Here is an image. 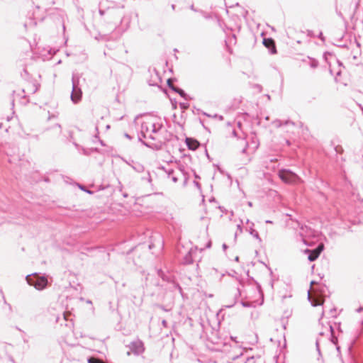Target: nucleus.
<instances>
[{
  "label": "nucleus",
  "instance_id": "obj_18",
  "mask_svg": "<svg viewBox=\"0 0 363 363\" xmlns=\"http://www.w3.org/2000/svg\"><path fill=\"white\" fill-rule=\"evenodd\" d=\"M179 105L180 108L182 110V112H184L189 107V104L184 101H179Z\"/></svg>",
  "mask_w": 363,
  "mask_h": 363
},
{
  "label": "nucleus",
  "instance_id": "obj_31",
  "mask_svg": "<svg viewBox=\"0 0 363 363\" xmlns=\"http://www.w3.org/2000/svg\"><path fill=\"white\" fill-rule=\"evenodd\" d=\"M142 179H147L148 181V182H150V183L152 181L150 174V173L148 172L146 173V175L145 177H142Z\"/></svg>",
  "mask_w": 363,
  "mask_h": 363
},
{
  "label": "nucleus",
  "instance_id": "obj_20",
  "mask_svg": "<svg viewBox=\"0 0 363 363\" xmlns=\"http://www.w3.org/2000/svg\"><path fill=\"white\" fill-rule=\"evenodd\" d=\"M332 55H333V53L329 51L325 52L323 55V57L324 60L328 64L330 67V63L328 62V56H332Z\"/></svg>",
  "mask_w": 363,
  "mask_h": 363
},
{
  "label": "nucleus",
  "instance_id": "obj_32",
  "mask_svg": "<svg viewBox=\"0 0 363 363\" xmlns=\"http://www.w3.org/2000/svg\"><path fill=\"white\" fill-rule=\"evenodd\" d=\"M317 37L320 39L322 41H325V38L324 37L323 35V33L322 31H320V33H318V35H317Z\"/></svg>",
  "mask_w": 363,
  "mask_h": 363
},
{
  "label": "nucleus",
  "instance_id": "obj_3",
  "mask_svg": "<svg viewBox=\"0 0 363 363\" xmlns=\"http://www.w3.org/2000/svg\"><path fill=\"white\" fill-rule=\"evenodd\" d=\"M26 279L29 285L33 286L38 290L45 289L48 284L45 277H39L37 274H34L33 276L27 275Z\"/></svg>",
  "mask_w": 363,
  "mask_h": 363
},
{
  "label": "nucleus",
  "instance_id": "obj_56",
  "mask_svg": "<svg viewBox=\"0 0 363 363\" xmlns=\"http://www.w3.org/2000/svg\"><path fill=\"white\" fill-rule=\"evenodd\" d=\"M312 33H313L312 31L308 30V35H310V36H313Z\"/></svg>",
  "mask_w": 363,
  "mask_h": 363
},
{
  "label": "nucleus",
  "instance_id": "obj_40",
  "mask_svg": "<svg viewBox=\"0 0 363 363\" xmlns=\"http://www.w3.org/2000/svg\"><path fill=\"white\" fill-rule=\"evenodd\" d=\"M172 180L173 182L176 183L178 181V178L176 176H172Z\"/></svg>",
  "mask_w": 363,
  "mask_h": 363
},
{
  "label": "nucleus",
  "instance_id": "obj_57",
  "mask_svg": "<svg viewBox=\"0 0 363 363\" xmlns=\"http://www.w3.org/2000/svg\"><path fill=\"white\" fill-rule=\"evenodd\" d=\"M172 9L173 10H174V9H175V5H174V4H172Z\"/></svg>",
  "mask_w": 363,
  "mask_h": 363
},
{
  "label": "nucleus",
  "instance_id": "obj_58",
  "mask_svg": "<svg viewBox=\"0 0 363 363\" xmlns=\"http://www.w3.org/2000/svg\"><path fill=\"white\" fill-rule=\"evenodd\" d=\"M266 223H272V222L271 220H266Z\"/></svg>",
  "mask_w": 363,
  "mask_h": 363
},
{
  "label": "nucleus",
  "instance_id": "obj_15",
  "mask_svg": "<svg viewBox=\"0 0 363 363\" xmlns=\"http://www.w3.org/2000/svg\"><path fill=\"white\" fill-rule=\"evenodd\" d=\"M196 111L198 113H201L203 115H204L208 118H218L219 121H223V119H224L223 116H220V115H218V114L211 115V114H208L200 109H196Z\"/></svg>",
  "mask_w": 363,
  "mask_h": 363
},
{
  "label": "nucleus",
  "instance_id": "obj_29",
  "mask_svg": "<svg viewBox=\"0 0 363 363\" xmlns=\"http://www.w3.org/2000/svg\"><path fill=\"white\" fill-rule=\"evenodd\" d=\"M17 96L21 97V96H20L19 94ZM22 99H23V101H21V103L23 104H26L27 103H30V97L28 99H26V96L25 95L22 96Z\"/></svg>",
  "mask_w": 363,
  "mask_h": 363
},
{
  "label": "nucleus",
  "instance_id": "obj_35",
  "mask_svg": "<svg viewBox=\"0 0 363 363\" xmlns=\"http://www.w3.org/2000/svg\"><path fill=\"white\" fill-rule=\"evenodd\" d=\"M150 85L151 86H157L160 89H161V91H167L165 89H161V87L158 85V83L157 82H155V84H150Z\"/></svg>",
  "mask_w": 363,
  "mask_h": 363
},
{
  "label": "nucleus",
  "instance_id": "obj_30",
  "mask_svg": "<svg viewBox=\"0 0 363 363\" xmlns=\"http://www.w3.org/2000/svg\"><path fill=\"white\" fill-rule=\"evenodd\" d=\"M311 304H312L313 306H319V305H322L323 304V301H322V300H318L317 301H311Z\"/></svg>",
  "mask_w": 363,
  "mask_h": 363
},
{
  "label": "nucleus",
  "instance_id": "obj_45",
  "mask_svg": "<svg viewBox=\"0 0 363 363\" xmlns=\"http://www.w3.org/2000/svg\"><path fill=\"white\" fill-rule=\"evenodd\" d=\"M162 324L164 326V327H167V321L165 320H163L162 322Z\"/></svg>",
  "mask_w": 363,
  "mask_h": 363
},
{
  "label": "nucleus",
  "instance_id": "obj_60",
  "mask_svg": "<svg viewBox=\"0 0 363 363\" xmlns=\"http://www.w3.org/2000/svg\"><path fill=\"white\" fill-rule=\"evenodd\" d=\"M191 9H192V10H194V11L195 10V9H194V5H191Z\"/></svg>",
  "mask_w": 363,
  "mask_h": 363
},
{
  "label": "nucleus",
  "instance_id": "obj_26",
  "mask_svg": "<svg viewBox=\"0 0 363 363\" xmlns=\"http://www.w3.org/2000/svg\"><path fill=\"white\" fill-rule=\"evenodd\" d=\"M171 104L173 109H176L177 108V104H179V102L175 99L169 98Z\"/></svg>",
  "mask_w": 363,
  "mask_h": 363
},
{
  "label": "nucleus",
  "instance_id": "obj_10",
  "mask_svg": "<svg viewBox=\"0 0 363 363\" xmlns=\"http://www.w3.org/2000/svg\"><path fill=\"white\" fill-rule=\"evenodd\" d=\"M79 78L77 74L73 73L72 82V91H82L81 87L79 86Z\"/></svg>",
  "mask_w": 363,
  "mask_h": 363
},
{
  "label": "nucleus",
  "instance_id": "obj_28",
  "mask_svg": "<svg viewBox=\"0 0 363 363\" xmlns=\"http://www.w3.org/2000/svg\"><path fill=\"white\" fill-rule=\"evenodd\" d=\"M241 304L243 307L250 308L252 306V303L247 301H241Z\"/></svg>",
  "mask_w": 363,
  "mask_h": 363
},
{
  "label": "nucleus",
  "instance_id": "obj_54",
  "mask_svg": "<svg viewBox=\"0 0 363 363\" xmlns=\"http://www.w3.org/2000/svg\"><path fill=\"white\" fill-rule=\"evenodd\" d=\"M227 247H227V245H226V244H223V248L224 250H225Z\"/></svg>",
  "mask_w": 363,
  "mask_h": 363
},
{
  "label": "nucleus",
  "instance_id": "obj_13",
  "mask_svg": "<svg viewBox=\"0 0 363 363\" xmlns=\"http://www.w3.org/2000/svg\"><path fill=\"white\" fill-rule=\"evenodd\" d=\"M82 92H71L70 98L73 103L77 104L81 101Z\"/></svg>",
  "mask_w": 363,
  "mask_h": 363
},
{
  "label": "nucleus",
  "instance_id": "obj_63",
  "mask_svg": "<svg viewBox=\"0 0 363 363\" xmlns=\"http://www.w3.org/2000/svg\"><path fill=\"white\" fill-rule=\"evenodd\" d=\"M238 126H239V127H240V126H241V123H240V122H238Z\"/></svg>",
  "mask_w": 363,
  "mask_h": 363
},
{
  "label": "nucleus",
  "instance_id": "obj_44",
  "mask_svg": "<svg viewBox=\"0 0 363 363\" xmlns=\"http://www.w3.org/2000/svg\"><path fill=\"white\" fill-rule=\"evenodd\" d=\"M174 173V170L173 169H169L168 172H167V174L169 176H170L171 174H172Z\"/></svg>",
  "mask_w": 363,
  "mask_h": 363
},
{
  "label": "nucleus",
  "instance_id": "obj_37",
  "mask_svg": "<svg viewBox=\"0 0 363 363\" xmlns=\"http://www.w3.org/2000/svg\"><path fill=\"white\" fill-rule=\"evenodd\" d=\"M55 128H57L58 129V132H59V133H61V132H62V130H61V125H60V124L57 123V124L55 125Z\"/></svg>",
  "mask_w": 363,
  "mask_h": 363
},
{
  "label": "nucleus",
  "instance_id": "obj_55",
  "mask_svg": "<svg viewBox=\"0 0 363 363\" xmlns=\"http://www.w3.org/2000/svg\"><path fill=\"white\" fill-rule=\"evenodd\" d=\"M233 135L234 136H235V137L237 136V133H236V131H235V130H233Z\"/></svg>",
  "mask_w": 363,
  "mask_h": 363
},
{
  "label": "nucleus",
  "instance_id": "obj_36",
  "mask_svg": "<svg viewBox=\"0 0 363 363\" xmlns=\"http://www.w3.org/2000/svg\"><path fill=\"white\" fill-rule=\"evenodd\" d=\"M28 75V71L26 69H23V72H21V76L24 77V76Z\"/></svg>",
  "mask_w": 363,
  "mask_h": 363
},
{
  "label": "nucleus",
  "instance_id": "obj_12",
  "mask_svg": "<svg viewBox=\"0 0 363 363\" xmlns=\"http://www.w3.org/2000/svg\"><path fill=\"white\" fill-rule=\"evenodd\" d=\"M250 224H251V225L249 227V228L247 230L249 232V233L250 235H252L255 238L258 240V241L259 242H261L262 239L260 238L258 232L253 228L254 223H251Z\"/></svg>",
  "mask_w": 363,
  "mask_h": 363
},
{
  "label": "nucleus",
  "instance_id": "obj_21",
  "mask_svg": "<svg viewBox=\"0 0 363 363\" xmlns=\"http://www.w3.org/2000/svg\"><path fill=\"white\" fill-rule=\"evenodd\" d=\"M179 94L180 96L183 98L185 101L191 100L193 98L191 97L186 92H177Z\"/></svg>",
  "mask_w": 363,
  "mask_h": 363
},
{
  "label": "nucleus",
  "instance_id": "obj_34",
  "mask_svg": "<svg viewBox=\"0 0 363 363\" xmlns=\"http://www.w3.org/2000/svg\"><path fill=\"white\" fill-rule=\"evenodd\" d=\"M335 45L339 48H348V45L345 43V44H338V45Z\"/></svg>",
  "mask_w": 363,
  "mask_h": 363
},
{
  "label": "nucleus",
  "instance_id": "obj_41",
  "mask_svg": "<svg viewBox=\"0 0 363 363\" xmlns=\"http://www.w3.org/2000/svg\"><path fill=\"white\" fill-rule=\"evenodd\" d=\"M363 311V306H360L356 309V312L361 313Z\"/></svg>",
  "mask_w": 363,
  "mask_h": 363
},
{
  "label": "nucleus",
  "instance_id": "obj_52",
  "mask_svg": "<svg viewBox=\"0 0 363 363\" xmlns=\"http://www.w3.org/2000/svg\"><path fill=\"white\" fill-rule=\"evenodd\" d=\"M99 142L102 146H105V144L104 143L103 140H99Z\"/></svg>",
  "mask_w": 363,
  "mask_h": 363
},
{
  "label": "nucleus",
  "instance_id": "obj_2",
  "mask_svg": "<svg viewBox=\"0 0 363 363\" xmlns=\"http://www.w3.org/2000/svg\"><path fill=\"white\" fill-rule=\"evenodd\" d=\"M300 237L301 241L306 246L311 247L313 242L311 240L315 236V231L309 226L300 223L296 220V235ZM298 238H296V242Z\"/></svg>",
  "mask_w": 363,
  "mask_h": 363
},
{
  "label": "nucleus",
  "instance_id": "obj_6",
  "mask_svg": "<svg viewBox=\"0 0 363 363\" xmlns=\"http://www.w3.org/2000/svg\"><path fill=\"white\" fill-rule=\"evenodd\" d=\"M128 347L135 355L141 354L145 351L144 344L143 341L139 339L131 342Z\"/></svg>",
  "mask_w": 363,
  "mask_h": 363
},
{
  "label": "nucleus",
  "instance_id": "obj_49",
  "mask_svg": "<svg viewBox=\"0 0 363 363\" xmlns=\"http://www.w3.org/2000/svg\"><path fill=\"white\" fill-rule=\"evenodd\" d=\"M133 162V161H131V162H126V163L132 167Z\"/></svg>",
  "mask_w": 363,
  "mask_h": 363
},
{
  "label": "nucleus",
  "instance_id": "obj_50",
  "mask_svg": "<svg viewBox=\"0 0 363 363\" xmlns=\"http://www.w3.org/2000/svg\"><path fill=\"white\" fill-rule=\"evenodd\" d=\"M125 136L127 138H129L130 139L131 137L128 134V133H125Z\"/></svg>",
  "mask_w": 363,
  "mask_h": 363
},
{
  "label": "nucleus",
  "instance_id": "obj_7",
  "mask_svg": "<svg viewBox=\"0 0 363 363\" xmlns=\"http://www.w3.org/2000/svg\"><path fill=\"white\" fill-rule=\"evenodd\" d=\"M279 176L285 183L291 184L295 181V174L289 169L280 170Z\"/></svg>",
  "mask_w": 363,
  "mask_h": 363
},
{
  "label": "nucleus",
  "instance_id": "obj_38",
  "mask_svg": "<svg viewBox=\"0 0 363 363\" xmlns=\"http://www.w3.org/2000/svg\"><path fill=\"white\" fill-rule=\"evenodd\" d=\"M354 42H355V43H356L357 47V48H360V47H361V44H360V43L357 40V38H354Z\"/></svg>",
  "mask_w": 363,
  "mask_h": 363
},
{
  "label": "nucleus",
  "instance_id": "obj_9",
  "mask_svg": "<svg viewBox=\"0 0 363 363\" xmlns=\"http://www.w3.org/2000/svg\"><path fill=\"white\" fill-rule=\"evenodd\" d=\"M186 143L188 148L192 150H196L199 146V142L196 140L191 138H186Z\"/></svg>",
  "mask_w": 363,
  "mask_h": 363
},
{
  "label": "nucleus",
  "instance_id": "obj_25",
  "mask_svg": "<svg viewBox=\"0 0 363 363\" xmlns=\"http://www.w3.org/2000/svg\"><path fill=\"white\" fill-rule=\"evenodd\" d=\"M88 363H104L102 361L94 357H90L88 359Z\"/></svg>",
  "mask_w": 363,
  "mask_h": 363
},
{
  "label": "nucleus",
  "instance_id": "obj_53",
  "mask_svg": "<svg viewBox=\"0 0 363 363\" xmlns=\"http://www.w3.org/2000/svg\"><path fill=\"white\" fill-rule=\"evenodd\" d=\"M296 183H297L299 180H301V179L298 177V175H297V174H296Z\"/></svg>",
  "mask_w": 363,
  "mask_h": 363
},
{
  "label": "nucleus",
  "instance_id": "obj_51",
  "mask_svg": "<svg viewBox=\"0 0 363 363\" xmlns=\"http://www.w3.org/2000/svg\"><path fill=\"white\" fill-rule=\"evenodd\" d=\"M4 303L9 306V308L10 310H11V306L6 303V301L4 300Z\"/></svg>",
  "mask_w": 363,
  "mask_h": 363
},
{
  "label": "nucleus",
  "instance_id": "obj_24",
  "mask_svg": "<svg viewBox=\"0 0 363 363\" xmlns=\"http://www.w3.org/2000/svg\"><path fill=\"white\" fill-rule=\"evenodd\" d=\"M300 126L303 129V138L304 140H306L307 137L308 136V129H303V124L300 123Z\"/></svg>",
  "mask_w": 363,
  "mask_h": 363
},
{
  "label": "nucleus",
  "instance_id": "obj_17",
  "mask_svg": "<svg viewBox=\"0 0 363 363\" xmlns=\"http://www.w3.org/2000/svg\"><path fill=\"white\" fill-rule=\"evenodd\" d=\"M245 363H262L259 358H255V357H248Z\"/></svg>",
  "mask_w": 363,
  "mask_h": 363
},
{
  "label": "nucleus",
  "instance_id": "obj_16",
  "mask_svg": "<svg viewBox=\"0 0 363 363\" xmlns=\"http://www.w3.org/2000/svg\"><path fill=\"white\" fill-rule=\"evenodd\" d=\"M157 275L162 279V280L170 282L172 278L169 275L166 274L162 269L157 270Z\"/></svg>",
  "mask_w": 363,
  "mask_h": 363
},
{
  "label": "nucleus",
  "instance_id": "obj_61",
  "mask_svg": "<svg viewBox=\"0 0 363 363\" xmlns=\"http://www.w3.org/2000/svg\"><path fill=\"white\" fill-rule=\"evenodd\" d=\"M357 56L356 55H354L353 56V59H354V60H355V59H357Z\"/></svg>",
  "mask_w": 363,
  "mask_h": 363
},
{
  "label": "nucleus",
  "instance_id": "obj_48",
  "mask_svg": "<svg viewBox=\"0 0 363 363\" xmlns=\"http://www.w3.org/2000/svg\"><path fill=\"white\" fill-rule=\"evenodd\" d=\"M111 128L110 125L107 124L106 125V130H108Z\"/></svg>",
  "mask_w": 363,
  "mask_h": 363
},
{
  "label": "nucleus",
  "instance_id": "obj_39",
  "mask_svg": "<svg viewBox=\"0 0 363 363\" xmlns=\"http://www.w3.org/2000/svg\"><path fill=\"white\" fill-rule=\"evenodd\" d=\"M336 61L338 65V67H343V63L340 60H339L338 59H336Z\"/></svg>",
  "mask_w": 363,
  "mask_h": 363
},
{
  "label": "nucleus",
  "instance_id": "obj_42",
  "mask_svg": "<svg viewBox=\"0 0 363 363\" xmlns=\"http://www.w3.org/2000/svg\"><path fill=\"white\" fill-rule=\"evenodd\" d=\"M247 146H248V145H247V143H245V147H244V148L242 149V153H245V152H246V150H247Z\"/></svg>",
  "mask_w": 363,
  "mask_h": 363
},
{
  "label": "nucleus",
  "instance_id": "obj_8",
  "mask_svg": "<svg viewBox=\"0 0 363 363\" xmlns=\"http://www.w3.org/2000/svg\"><path fill=\"white\" fill-rule=\"evenodd\" d=\"M262 43L264 46L268 49L270 54L277 53V47L275 44V41L272 38H264Z\"/></svg>",
  "mask_w": 363,
  "mask_h": 363
},
{
  "label": "nucleus",
  "instance_id": "obj_14",
  "mask_svg": "<svg viewBox=\"0 0 363 363\" xmlns=\"http://www.w3.org/2000/svg\"><path fill=\"white\" fill-rule=\"evenodd\" d=\"M132 168L137 172H144V166L137 162H133Z\"/></svg>",
  "mask_w": 363,
  "mask_h": 363
},
{
  "label": "nucleus",
  "instance_id": "obj_5",
  "mask_svg": "<svg viewBox=\"0 0 363 363\" xmlns=\"http://www.w3.org/2000/svg\"><path fill=\"white\" fill-rule=\"evenodd\" d=\"M302 62L303 65L309 66L312 69H315L318 66V61L309 56L304 57L302 54H296V65Z\"/></svg>",
  "mask_w": 363,
  "mask_h": 363
},
{
  "label": "nucleus",
  "instance_id": "obj_19",
  "mask_svg": "<svg viewBox=\"0 0 363 363\" xmlns=\"http://www.w3.org/2000/svg\"><path fill=\"white\" fill-rule=\"evenodd\" d=\"M171 79H168L167 80V84L169 86V88L170 89V91H184L182 89H180V88H177L174 86H173L171 82Z\"/></svg>",
  "mask_w": 363,
  "mask_h": 363
},
{
  "label": "nucleus",
  "instance_id": "obj_27",
  "mask_svg": "<svg viewBox=\"0 0 363 363\" xmlns=\"http://www.w3.org/2000/svg\"><path fill=\"white\" fill-rule=\"evenodd\" d=\"M101 128V121H98L96 124V127H95V129H96V133L95 135V138H98V134H99V129Z\"/></svg>",
  "mask_w": 363,
  "mask_h": 363
},
{
  "label": "nucleus",
  "instance_id": "obj_33",
  "mask_svg": "<svg viewBox=\"0 0 363 363\" xmlns=\"http://www.w3.org/2000/svg\"><path fill=\"white\" fill-rule=\"evenodd\" d=\"M79 187L80 189H82V190H83V191H86V192H87L89 194H92V192L91 191L86 190V188L84 186H82V185H79Z\"/></svg>",
  "mask_w": 363,
  "mask_h": 363
},
{
  "label": "nucleus",
  "instance_id": "obj_59",
  "mask_svg": "<svg viewBox=\"0 0 363 363\" xmlns=\"http://www.w3.org/2000/svg\"><path fill=\"white\" fill-rule=\"evenodd\" d=\"M265 96H267V99H268V100H269V99H270V96H269V95L266 94V95H265Z\"/></svg>",
  "mask_w": 363,
  "mask_h": 363
},
{
  "label": "nucleus",
  "instance_id": "obj_1",
  "mask_svg": "<svg viewBox=\"0 0 363 363\" xmlns=\"http://www.w3.org/2000/svg\"><path fill=\"white\" fill-rule=\"evenodd\" d=\"M163 126L159 123L145 122L141 125V134L144 138L160 140V133Z\"/></svg>",
  "mask_w": 363,
  "mask_h": 363
},
{
  "label": "nucleus",
  "instance_id": "obj_11",
  "mask_svg": "<svg viewBox=\"0 0 363 363\" xmlns=\"http://www.w3.org/2000/svg\"><path fill=\"white\" fill-rule=\"evenodd\" d=\"M195 252V250H194L192 248L189 250L187 254L184 256L183 259V263L184 264H192L194 262L192 254Z\"/></svg>",
  "mask_w": 363,
  "mask_h": 363
},
{
  "label": "nucleus",
  "instance_id": "obj_62",
  "mask_svg": "<svg viewBox=\"0 0 363 363\" xmlns=\"http://www.w3.org/2000/svg\"><path fill=\"white\" fill-rule=\"evenodd\" d=\"M238 260H239V257H235V261L238 262Z\"/></svg>",
  "mask_w": 363,
  "mask_h": 363
},
{
  "label": "nucleus",
  "instance_id": "obj_43",
  "mask_svg": "<svg viewBox=\"0 0 363 363\" xmlns=\"http://www.w3.org/2000/svg\"><path fill=\"white\" fill-rule=\"evenodd\" d=\"M174 286L179 290V291H182V288L178 284H174Z\"/></svg>",
  "mask_w": 363,
  "mask_h": 363
},
{
  "label": "nucleus",
  "instance_id": "obj_4",
  "mask_svg": "<svg viewBox=\"0 0 363 363\" xmlns=\"http://www.w3.org/2000/svg\"><path fill=\"white\" fill-rule=\"evenodd\" d=\"M324 248V244L320 242L314 248H306L301 250L303 252V254L307 255L308 259L310 262H313L318 258Z\"/></svg>",
  "mask_w": 363,
  "mask_h": 363
},
{
  "label": "nucleus",
  "instance_id": "obj_23",
  "mask_svg": "<svg viewBox=\"0 0 363 363\" xmlns=\"http://www.w3.org/2000/svg\"><path fill=\"white\" fill-rule=\"evenodd\" d=\"M329 329H330V332L331 333V335H332V342L334 343V344H336L337 342V338L333 336V333H334V329L333 328L332 325H330L329 327Z\"/></svg>",
  "mask_w": 363,
  "mask_h": 363
},
{
  "label": "nucleus",
  "instance_id": "obj_46",
  "mask_svg": "<svg viewBox=\"0 0 363 363\" xmlns=\"http://www.w3.org/2000/svg\"><path fill=\"white\" fill-rule=\"evenodd\" d=\"M316 347H317V350L320 353L319 345H318V341H316Z\"/></svg>",
  "mask_w": 363,
  "mask_h": 363
},
{
  "label": "nucleus",
  "instance_id": "obj_64",
  "mask_svg": "<svg viewBox=\"0 0 363 363\" xmlns=\"http://www.w3.org/2000/svg\"><path fill=\"white\" fill-rule=\"evenodd\" d=\"M360 106V108H361V109H362V114H363V107H362V106Z\"/></svg>",
  "mask_w": 363,
  "mask_h": 363
},
{
  "label": "nucleus",
  "instance_id": "obj_22",
  "mask_svg": "<svg viewBox=\"0 0 363 363\" xmlns=\"http://www.w3.org/2000/svg\"><path fill=\"white\" fill-rule=\"evenodd\" d=\"M329 72L331 74V75H335V79H337V77L340 76L341 75V73H342V71L340 69H339L335 74L333 73V70L330 67L329 68Z\"/></svg>",
  "mask_w": 363,
  "mask_h": 363
},
{
  "label": "nucleus",
  "instance_id": "obj_47",
  "mask_svg": "<svg viewBox=\"0 0 363 363\" xmlns=\"http://www.w3.org/2000/svg\"><path fill=\"white\" fill-rule=\"evenodd\" d=\"M237 227H238V230H240V232L241 233V232H242V227H241V225H238V226H237Z\"/></svg>",
  "mask_w": 363,
  "mask_h": 363
}]
</instances>
